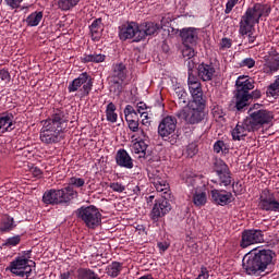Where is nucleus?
I'll return each mask as SVG.
<instances>
[{"mask_svg":"<svg viewBox=\"0 0 279 279\" xmlns=\"http://www.w3.org/2000/svg\"><path fill=\"white\" fill-rule=\"evenodd\" d=\"M276 253L271 250H255L243 257L242 267L247 276H260L274 266Z\"/></svg>","mask_w":279,"mask_h":279,"instance_id":"nucleus-1","label":"nucleus"},{"mask_svg":"<svg viewBox=\"0 0 279 279\" xmlns=\"http://www.w3.org/2000/svg\"><path fill=\"white\" fill-rule=\"evenodd\" d=\"M69 120L64 116V111H58L48 120L44 121V126L40 131V141L46 145H53L62 141V134L66 130Z\"/></svg>","mask_w":279,"mask_h":279,"instance_id":"nucleus-2","label":"nucleus"},{"mask_svg":"<svg viewBox=\"0 0 279 279\" xmlns=\"http://www.w3.org/2000/svg\"><path fill=\"white\" fill-rule=\"evenodd\" d=\"M254 78L247 75H240L235 81V108L236 110H243L246 106H250V90H254Z\"/></svg>","mask_w":279,"mask_h":279,"instance_id":"nucleus-3","label":"nucleus"},{"mask_svg":"<svg viewBox=\"0 0 279 279\" xmlns=\"http://www.w3.org/2000/svg\"><path fill=\"white\" fill-rule=\"evenodd\" d=\"M204 108H206V101H192L190 107H183L179 110L175 117L182 119L185 123H189V125H197V123H202L203 119L206 117Z\"/></svg>","mask_w":279,"mask_h":279,"instance_id":"nucleus-4","label":"nucleus"},{"mask_svg":"<svg viewBox=\"0 0 279 279\" xmlns=\"http://www.w3.org/2000/svg\"><path fill=\"white\" fill-rule=\"evenodd\" d=\"M77 195V192L73 191V187L69 185L62 190H49L43 195L44 204L56 206L58 204H69Z\"/></svg>","mask_w":279,"mask_h":279,"instance_id":"nucleus-5","label":"nucleus"},{"mask_svg":"<svg viewBox=\"0 0 279 279\" xmlns=\"http://www.w3.org/2000/svg\"><path fill=\"white\" fill-rule=\"evenodd\" d=\"M271 14V7L263 3H255L252 8H248L245 14L242 16L241 22L244 23L243 29H247L250 25H256L260 23L263 16H269Z\"/></svg>","mask_w":279,"mask_h":279,"instance_id":"nucleus-6","label":"nucleus"},{"mask_svg":"<svg viewBox=\"0 0 279 279\" xmlns=\"http://www.w3.org/2000/svg\"><path fill=\"white\" fill-rule=\"evenodd\" d=\"M76 217L82 219L86 228H89V230H95V228H99V226H101V213L93 205L87 207L82 206L78 208L76 210Z\"/></svg>","mask_w":279,"mask_h":279,"instance_id":"nucleus-7","label":"nucleus"},{"mask_svg":"<svg viewBox=\"0 0 279 279\" xmlns=\"http://www.w3.org/2000/svg\"><path fill=\"white\" fill-rule=\"evenodd\" d=\"M250 114L246 117L248 128H252L253 132H258L265 125H269L274 121V113L267 109H258L252 111L250 109Z\"/></svg>","mask_w":279,"mask_h":279,"instance_id":"nucleus-8","label":"nucleus"},{"mask_svg":"<svg viewBox=\"0 0 279 279\" xmlns=\"http://www.w3.org/2000/svg\"><path fill=\"white\" fill-rule=\"evenodd\" d=\"M178 128V119L173 116H167L161 119L158 125V135L162 141H169L171 145L178 143V135H175V129Z\"/></svg>","mask_w":279,"mask_h":279,"instance_id":"nucleus-9","label":"nucleus"},{"mask_svg":"<svg viewBox=\"0 0 279 279\" xmlns=\"http://www.w3.org/2000/svg\"><path fill=\"white\" fill-rule=\"evenodd\" d=\"M80 88L82 97H88L90 90H93V77L86 72L80 74L78 77L74 78L68 86L69 93H77Z\"/></svg>","mask_w":279,"mask_h":279,"instance_id":"nucleus-10","label":"nucleus"},{"mask_svg":"<svg viewBox=\"0 0 279 279\" xmlns=\"http://www.w3.org/2000/svg\"><path fill=\"white\" fill-rule=\"evenodd\" d=\"M138 32H141V26L137 23L128 22L119 26V38L120 40H132L133 38V43H141Z\"/></svg>","mask_w":279,"mask_h":279,"instance_id":"nucleus-11","label":"nucleus"},{"mask_svg":"<svg viewBox=\"0 0 279 279\" xmlns=\"http://www.w3.org/2000/svg\"><path fill=\"white\" fill-rule=\"evenodd\" d=\"M263 241H265L263 230L246 229L242 232L240 246L243 247V250H245V247H250V245H256V243H263Z\"/></svg>","mask_w":279,"mask_h":279,"instance_id":"nucleus-12","label":"nucleus"},{"mask_svg":"<svg viewBox=\"0 0 279 279\" xmlns=\"http://www.w3.org/2000/svg\"><path fill=\"white\" fill-rule=\"evenodd\" d=\"M258 207L260 210H266V213H279V202L274 193L269 191L263 192V195L259 197Z\"/></svg>","mask_w":279,"mask_h":279,"instance_id":"nucleus-13","label":"nucleus"},{"mask_svg":"<svg viewBox=\"0 0 279 279\" xmlns=\"http://www.w3.org/2000/svg\"><path fill=\"white\" fill-rule=\"evenodd\" d=\"M171 211V203L167 198H161L154 204L150 213V219L158 221V219L168 215Z\"/></svg>","mask_w":279,"mask_h":279,"instance_id":"nucleus-14","label":"nucleus"},{"mask_svg":"<svg viewBox=\"0 0 279 279\" xmlns=\"http://www.w3.org/2000/svg\"><path fill=\"white\" fill-rule=\"evenodd\" d=\"M180 36L183 45H190L192 47H195L197 40H199V33L195 27L182 28L180 31Z\"/></svg>","mask_w":279,"mask_h":279,"instance_id":"nucleus-15","label":"nucleus"},{"mask_svg":"<svg viewBox=\"0 0 279 279\" xmlns=\"http://www.w3.org/2000/svg\"><path fill=\"white\" fill-rule=\"evenodd\" d=\"M217 70L213 63H199L197 66V75L202 82H213Z\"/></svg>","mask_w":279,"mask_h":279,"instance_id":"nucleus-16","label":"nucleus"},{"mask_svg":"<svg viewBox=\"0 0 279 279\" xmlns=\"http://www.w3.org/2000/svg\"><path fill=\"white\" fill-rule=\"evenodd\" d=\"M160 29V24H156L154 22H145L140 25L138 32V40H145L147 36H154V34H158Z\"/></svg>","mask_w":279,"mask_h":279,"instance_id":"nucleus-17","label":"nucleus"},{"mask_svg":"<svg viewBox=\"0 0 279 279\" xmlns=\"http://www.w3.org/2000/svg\"><path fill=\"white\" fill-rule=\"evenodd\" d=\"M116 162L118 167H122L124 169H134V160L128 153V150L121 148L116 154Z\"/></svg>","mask_w":279,"mask_h":279,"instance_id":"nucleus-18","label":"nucleus"},{"mask_svg":"<svg viewBox=\"0 0 279 279\" xmlns=\"http://www.w3.org/2000/svg\"><path fill=\"white\" fill-rule=\"evenodd\" d=\"M211 199L218 206H228L232 202V193L219 190H211Z\"/></svg>","mask_w":279,"mask_h":279,"instance_id":"nucleus-19","label":"nucleus"},{"mask_svg":"<svg viewBox=\"0 0 279 279\" xmlns=\"http://www.w3.org/2000/svg\"><path fill=\"white\" fill-rule=\"evenodd\" d=\"M254 132L252 128H250L246 118L243 122H239L232 131L233 141H241L244 136H247V133Z\"/></svg>","mask_w":279,"mask_h":279,"instance_id":"nucleus-20","label":"nucleus"},{"mask_svg":"<svg viewBox=\"0 0 279 279\" xmlns=\"http://www.w3.org/2000/svg\"><path fill=\"white\" fill-rule=\"evenodd\" d=\"M14 116L12 113H0V134L14 130Z\"/></svg>","mask_w":279,"mask_h":279,"instance_id":"nucleus-21","label":"nucleus"},{"mask_svg":"<svg viewBox=\"0 0 279 279\" xmlns=\"http://www.w3.org/2000/svg\"><path fill=\"white\" fill-rule=\"evenodd\" d=\"M187 86L193 98L192 101L194 102L206 101V99L204 98V90L202 89V83L199 81L195 83H191Z\"/></svg>","mask_w":279,"mask_h":279,"instance_id":"nucleus-22","label":"nucleus"},{"mask_svg":"<svg viewBox=\"0 0 279 279\" xmlns=\"http://www.w3.org/2000/svg\"><path fill=\"white\" fill-rule=\"evenodd\" d=\"M27 263H31V265H34V260H29L25 257H17L16 259L10 263L11 274L19 276V271H22L23 269H25Z\"/></svg>","mask_w":279,"mask_h":279,"instance_id":"nucleus-23","label":"nucleus"},{"mask_svg":"<svg viewBox=\"0 0 279 279\" xmlns=\"http://www.w3.org/2000/svg\"><path fill=\"white\" fill-rule=\"evenodd\" d=\"M128 77V68L123 63H116L112 66L111 80H119L120 82H125Z\"/></svg>","mask_w":279,"mask_h":279,"instance_id":"nucleus-24","label":"nucleus"},{"mask_svg":"<svg viewBox=\"0 0 279 279\" xmlns=\"http://www.w3.org/2000/svg\"><path fill=\"white\" fill-rule=\"evenodd\" d=\"M243 27H246V29ZM253 29H254V24H248V26H247V25H245V22H240L239 32H240L241 36L244 37V40L246 38V40H247V43H250V45H252L256 40Z\"/></svg>","mask_w":279,"mask_h":279,"instance_id":"nucleus-25","label":"nucleus"},{"mask_svg":"<svg viewBox=\"0 0 279 279\" xmlns=\"http://www.w3.org/2000/svg\"><path fill=\"white\" fill-rule=\"evenodd\" d=\"M147 143H145V141L141 140L138 142H135L133 144V150L134 154H142V156H140V158H145V160H151V158L149 157V155H147Z\"/></svg>","mask_w":279,"mask_h":279,"instance_id":"nucleus-26","label":"nucleus"},{"mask_svg":"<svg viewBox=\"0 0 279 279\" xmlns=\"http://www.w3.org/2000/svg\"><path fill=\"white\" fill-rule=\"evenodd\" d=\"M106 117L109 123H117L119 116L117 114V106L113 102H109L106 108Z\"/></svg>","mask_w":279,"mask_h":279,"instance_id":"nucleus-27","label":"nucleus"},{"mask_svg":"<svg viewBox=\"0 0 279 279\" xmlns=\"http://www.w3.org/2000/svg\"><path fill=\"white\" fill-rule=\"evenodd\" d=\"M123 269V265L119 262H113L110 265L107 266V275L111 278H117L119 274H121V270Z\"/></svg>","mask_w":279,"mask_h":279,"instance_id":"nucleus-28","label":"nucleus"},{"mask_svg":"<svg viewBox=\"0 0 279 279\" xmlns=\"http://www.w3.org/2000/svg\"><path fill=\"white\" fill-rule=\"evenodd\" d=\"M43 21V12H34L26 17L28 27H36Z\"/></svg>","mask_w":279,"mask_h":279,"instance_id":"nucleus-29","label":"nucleus"},{"mask_svg":"<svg viewBox=\"0 0 279 279\" xmlns=\"http://www.w3.org/2000/svg\"><path fill=\"white\" fill-rule=\"evenodd\" d=\"M175 95L178 97L177 102L179 106H189V94L186 90H184V88L178 87L175 89Z\"/></svg>","mask_w":279,"mask_h":279,"instance_id":"nucleus-30","label":"nucleus"},{"mask_svg":"<svg viewBox=\"0 0 279 279\" xmlns=\"http://www.w3.org/2000/svg\"><path fill=\"white\" fill-rule=\"evenodd\" d=\"M124 117H125L126 123H129L131 121H137L138 112H136V110H134V107H132V105H128L124 108Z\"/></svg>","mask_w":279,"mask_h":279,"instance_id":"nucleus-31","label":"nucleus"},{"mask_svg":"<svg viewBox=\"0 0 279 279\" xmlns=\"http://www.w3.org/2000/svg\"><path fill=\"white\" fill-rule=\"evenodd\" d=\"M192 202L194 206H206L207 197L206 192H197L193 194Z\"/></svg>","mask_w":279,"mask_h":279,"instance_id":"nucleus-32","label":"nucleus"},{"mask_svg":"<svg viewBox=\"0 0 279 279\" xmlns=\"http://www.w3.org/2000/svg\"><path fill=\"white\" fill-rule=\"evenodd\" d=\"M218 184L219 186H230L232 184V173H230V170L218 174Z\"/></svg>","mask_w":279,"mask_h":279,"instance_id":"nucleus-33","label":"nucleus"},{"mask_svg":"<svg viewBox=\"0 0 279 279\" xmlns=\"http://www.w3.org/2000/svg\"><path fill=\"white\" fill-rule=\"evenodd\" d=\"M77 278L78 279H101L99 275H97L89 268L80 269Z\"/></svg>","mask_w":279,"mask_h":279,"instance_id":"nucleus-34","label":"nucleus"},{"mask_svg":"<svg viewBox=\"0 0 279 279\" xmlns=\"http://www.w3.org/2000/svg\"><path fill=\"white\" fill-rule=\"evenodd\" d=\"M214 171H216L217 175L221 173H227V171H230V168L227 163L223 162L221 159H217L214 163Z\"/></svg>","mask_w":279,"mask_h":279,"instance_id":"nucleus-35","label":"nucleus"},{"mask_svg":"<svg viewBox=\"0 0 279 279\" xmlns=\"http://www.w3.org/2000/svg\"><path fill=\"white\" fill-rule=\"evenodd\" d=\"M279 93V75L272 84H270L266 90L267 97H276Z\"/></svg>","mask_w":279,"mask_h":279,"instance_id":"nucleus-36","label":"nucleus"},{"mask_svg":"<svg viewBox=\"0 0 279 279\" xmlns=\"http://www.w3.org/2000/svg\"><path fill=\"white\" fill-rule=\"evenodd\" d=\"M80 3V0H59L58 5L60 10L66 11L71 10V8H75Z\"/></svg>","mask_w":279,"mask_h":279,"instance_id":"nucleus-37","label":"nucleus"},{"mask_svg":"<svg viewBox=\"0 0 279 279\" xmlns=\"http://www.w3.org/2000/svg\"><path fill=\"white\" fill-rule=\"evenodd\" d=\"M89 29H90L92 38L93 40H95V38H97V35H99V29H101V17L96 19L89 26Z\"/></svg>","mask_w":279,"mask_h":279,"instance_id":"nucleus-38","label":"nucleus"},{"mask_svg":"<svg viewBox=\"0 0 279 279\" xmlns=\"http://www.w3.org/2000/svg\"><path fill=\"white\" fill-rule=\"evenodd\" d=\"M13 229H14V218L7 217L0 227L1 232H10V230H13Z\"/></svg>","mask_w":279,"mask_h":279,"instance_id":"nucleus-39","label":"nucleus"},{"mask_svg":"<svg viewBox=\"0 0 279 279\" xmlns=\"http://www.w3.org/2000/svg\"><path fill=\"white\" fill-rule=\"evenodd\" d=\"M148 178L151 182V184H154L157 180L161 179V178H166L165 172L157 170V169H153L150 171H148Z\"/></svg>","mask_w":279,"mask_h":279,"instance_id":"nucleus-40","label":"nucleus"},{"mask_svg":"<svg viewBox=\"0 0 279 279\" xmlns=\"http://www.w3.org/2000/svg\"><path fill=\"white\" fill-rule=\"evenodd\" d=\"M104 60H106V56L105 54H101V53H94V54H86L84 57V61L85 62H96V63H99V62H104Z\"/></svg>","mask_w":279,"mask_h":279,"instance_id":"nucleus-41","label":"nucleus"},{"mask_svg":"<svg viewBox=\"0 0 279 279\" xmlns=\"http://www.w3.org/2000/svg\"><path fill=\"white\" fill-rule=\"evenodd\" d=\"M32 267H36V262H34V264L27 263L26 267H24L22 271L17 272V276L20 278H29V276H32Z\"/></svg>","mask_w":279,"mask_h":279,"instance_id":"nucleus-42","label":"nucleus"},{"mask_svg":"<svg viewBox=\"0 0 279 279\" xmlns=\"http://www.w3.org/2000/svg\"><path fill=\"white\" fill-rule=\"evenodd\" d=\"M182 56L183 58H187V60L195 58V49H193V46L183 45Z\"/></svg>","mask_w":279,"mask_h":279,"instance_id":"nucleus-43","label":"nucleus"},{"mask_svg":"<svg viewBox=\"0 0 279 279\" xmlns=\"http://www.w3.org/2000/svg\"><path fill=\"white\" fill-rule=\"evenodd\" d=\"M240 69H254L256 66V60L254 58H245L239 63Z\"/></svg>","mask_w":279,"mask_h":279,"instance_id":"nucleus-44","label":"nucleus"},{"mask_svg":"<svg viewBox=\"0 0 279 279\" xmlns=\"http://www.w3.org/2000/svg\"><path fill=\"white\" fill-rule=\"evenodd\" d=\"M111 86L114 88V93H118V95L123 93V82L120 80L111 78Z\"/></svg>","mask_w":279,"mask_h":279,"instance_id":"nucleus-45","label":"nucleus"},{"mask_svg":"<svg viewBox=\"0 0 279 279\" xmlns=\"http://www.w3.org/2000/svg\"><path fill=\"white\" fill-rule=\"evenodd\" d=\"M84 184H86V181H84V179L82 178L72 177L70 179V186H76V189H82Z\"/></svg>","mask_w":279,"mask_h":279,"instance_id":"nucleus-46","label":"nucleus"},{"mask_svg":"<svg viewBox=\"0 0 279 279\" xmlns=\"http://www.w3.org/2000/svg\"><path fill=\"white\" fill-rule=\"evenodd\" d=\"M267 66H268L270 73H276V71L279 70V60L271 59L270 61L267 62Z\"/></svg>","mask_w":279,"mask_h":279,"instance_id":"nucleus-47","label":"nucleus"},{"mask_svg":"<svg viewBox=\"0 0 279 279\" xmlns=\"http://www.w3.org/2000/svg\"><path fill=\"white\" fill-rule=\"evenodd\" d=\"M197 151H198L197 144L191 143L187 145L186 154H187L189 158H193V156H195L197 154Z\"/></svg>","mask_w":279,"mask_h":279,"instance_id":"nucleus-48","label":"nucleus"},{"mask_svg":"<svg viewBox=\"0 0 279 279\" xmlns=\"http://www.w3.org/2000/svg\"><path fill=\"white\" fill-rule=\"evenodd\" d=\"M109 186L112 191H114V193H123V191H125V185L119 182H113Z\"/></svg>","mask_w":279,"mask_h":279,"instance_id":"nucleus-49","label":"nucleus"},{"mask_svg":"<svg viewBox=\"0 0 279 279\" xmlns=\"http://www.w3.org/2000/svg\"><path fill=\"white\" fill-rule=\"evenodd\" d=\"M21 243V235H14L12 238H9L5 242V245H19Z\"/></svg>","mask_w":279,"mask_h":279,"instance_id":"nucleus-50","label":"nucleus"},{"mask_svg":"<svg viewBox=\"0 0 279 279\" xmlns=\"http://www.w3.org/2000/svg\"><path fill=\"white\" fill-rule=\"evenodd\" d=\"M236 3H239V0H229L226 4L225 13L230 14L234 5H236Z\"/></svg>","mask_w":279,"mask_h":279,"instance_id":"nucleus-51","label":"nucleus"},{"mask_svg":"<svg viewBox=\"0 0 279 279\" xmlns=\"http://www.w3.org/2000/svg\"><path fill=\"white\" fill-rule=\"evenodd\" d=\"M7 5L12 8L13 10H16V8L21 7V3H23V0H4Z\"/></svg>","mask_w":279,"mask_h":279,"instance_id":"nucleus-52","label":"nucleus"},{"mask_svg":"<svg viewBox=\"0 0 279 279\" xmlns=\"http://www.w3.org/2000/svg\"><path fill=\"white\" fill-rule=\"evenodd\" d=\"M154 186L156 191H158V193H167V191H169V183L167 181L165 183H160Z\"/></svg>","mask_w":279,"mask_h":279,"instance_id":"nucleus-53","label":"nucleus"},{"mask_svg":"<svg viewBox=\"0 0 279 279\" xmlns=\"http://www.w3.org/2000/svg\"><path fill=\"white\" fill-rule=\"evenodd\" d=\"M223 147H226V143L223 141H217L214 144V151L219 154L220 151H223Z\"/></svg>","mask_w":279,"mask_h":279,"instance_id":"nucleus-54","label":"nucleus"},{"mask_svg":"<svg viewBox=\"0 0 279 279\" xmlns=\"http://www.w3.org/2000/svg\"><path fill=\"white\" fill-rule=\"evenodd\" d=\"M220 47L221 49H230V47H232V39L228 37L222 38L220 43Z\"/></svg>","mask_w":279,"mask_h":279,"instance_id":"nucleus-55","label":"nucleus"},{"mask_svg":"<svg viewBox=\"0 0 279 279\" xmlns=\"http://www.w3.org/2000/svg\"><path fill=\"white\" fill-rule=\"evenodd\" d=\"M128 125L131 132H138V120H132L131 122H128Z\"/></svg>","mask_w":279,"mask_h":279,"instance_id":"nucleus-56","label":"nucleus"},{"mask_svg":"<svg viewBox=\"0 0 279 279\" xmlns=\"http://www.w3.org/2000/svg\"><path fill=\"white\" fill-rule=\"evenodd\" d=\"M0 78L2 82H10V72L5 69L0 70Z\"/></svg>","mask_w":279,"mask_h":279,"instance_id":"nucleus-57","label":"nucleus"},{"mask_svg":"<svg viewBox=\"0 0 279 279\" xmlns=\"http://www.w3.org/2000/svg\"><path fill=\"white\" fill-rule=\"evenodd\" d=\"M260 97H263V94L260 93V90L259 89H255V90L250 93L248 101L251 99H260Z\"/></svg>","mask_w":279,"mask_h":279,"instance_id":"nucleus-58","label":"nucleus"},{"mask_svg":"<svg viewBox=\"0 0 279 279\" xmlns=\"http://www.w3.org/2000/svg\"><path fill=\"white\" fill-rule=\"evenodd\" d=\"M185 64L187 66V73H193V69H195V61H193V59H186Z\"/></svg>","mask_w":279,"mask_h":279,"instance_id":"nucleus-59","label":"nucleus"},{"mask_svg":"<svg viewBox=\"0 0 279 279\" xmlns=\"http://www.w3.org/2000/svg\"><path fill=\"white\" fill-rule=\"evenodd\" d=\"M187 85L195 84V82H199V78L193 74V72H187Z\"/></svg>","mask_w":279,"mask_h":279,"instance_id":"nucleus-60","label":"nucleus"},{"mask_svg":"<svg viewBox=\"0 0 279 279\" xmlns=\"http://www.w3.org/2000/svg\"><path fill=\"white\" fill-rule=\"evenodd\" d=\"M157 246L161 252H167L169 250V243L167 242H158Z\"/></svg>","mask_w":279,"mask_h":279,"instance_id":"nucleus-61","label":"nucleus"},{"mask_svg":"<svg viewBox=\"0 0 279 279\" xmlns=\"http://www.w3.org/2000/svg\"><path fill=\"white\" fill-rule=\"evenodd\" d=\"M142 110H147V105L145 102H138L137 104V112L141 114L143 112Z\"/></svg>","mask_w":279,"mask_h":279,"instance_id":"nucleus-62","label":"nucleus"},{"mask_svg":"<svg viewBox=\"0 0 279 279\" xmlns=\"http://www.w3.org/2000/svg\"><path fill=\"white\" fill-rule=\"evenodd\" d=\"M33 174L38 178V175H43V171L40 168H33Z\"/></svg>","mask_w":279,"mask_h":279,"instance_id":"nucleus-63","label":"nucleus"},{"mask_svg":"<svg viewBox=\"0 0 279 279\" xmlns=\"http://www.w3.org/2000/svg\"><path fill=\"white\" fill-rule=\"evenodd\" d=\"M165 182H167V177H161L159 180H157L154 183V186L158 185V184H165Z\"/></svg>","mask_w":279,"mask_h":279,"instance_id":"nucleus-64","label":"nucleus"}]
</instances>
